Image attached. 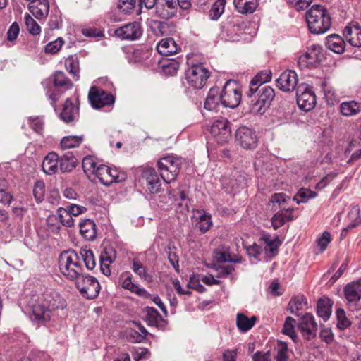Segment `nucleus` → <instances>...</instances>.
<instances>
[{
    "mask_svg": "<svg viewBox=\"0 0 361 361\" xmlns=\"http://www.w3.org/2000/svg\"><path fill=\"white\" fill-rule=\"evenodd\" d=\"M331 241V234L328 231H324L322 236L317 240V245L320 251L324 252L327 247L328 244Z\"/></svg>",
    "mask_w": 361,
    "mask_h": 361,
    "instance_id": "nucleus-64",
    "label": "nucleus"
},
{
    "mask_svg": "<svg viewBox=\"0 0 361 361\" xmlns=\"http://www.w3.org/2000/svg\"><path fill=\"white\" fill-rule=\"evenodd\" d=\"M116 258V252L112 247H106L101 252L99 260L112 264Z\"/></svg>",
    "mask_w": 361,
    "mask_h": 361,
    "instance_id": "nucleus-57",
    "label": "nucleus"
},
{
    "mask_svg": "<svg viewBox=\"0 0 361 361\" xmlns=\"http://www.w3.org/2000/svg\"><path fill=\"white\" fill-rule=\"evenodd\" d=\"M157 50L161 55L171 56L177 54L180 50V47L173 38L167 37L161 39L157 44Z\"/></svg>",
    "mask_w": 361,
    "mask_h": 361,
    "instance_id": "nucleus-20",
    "label": "nucleus"
},
{
    "mask_svg": "<svg viewBox=\"0 0 361 361\" xmlns=\"http://www.w3.org/2000/svg\"><path fill=\"white\" fill-rule=\"evenodd\" d=\"M221 96V104L224 107L234 109L237 107L241 101V92L237 84L228 80L224 85Z\"/></svg>",
    "mask_w": 361,
    "mask_h": 361,
    "instance_id": "nucleus-7",
    "label": "nucleus"
},
{
    "mask_svg": "<svg viewBox=\"0 0 361 361\" xmlns=\"http://www.w3.org/2000/svg\"><path fill=\"white\" fill-rule=\"evenodd\" d=\"M45 193V185L43 181L38 180L35 183L33 188V195L37 202L44 200Z\"/></svg>",
    "mask_w": 361,
    "mask_h": 361,
    "instance_id": "nucleus-59",
    "label": "nucleus"
},
{
    "mask_svg": "<svg viewBox=\"0 0 361 361\" xmlns=\"http://www.w3.org/2000/svg\"><path fill=\"white\" fill-rule=\"evenodd\" d=\"M147 321L149 325L154 326L156 327H162L165 324V320L154 307H147Z\"/></svg>",
    "mask_w": 361,
    "mask_h": 361,
    "instance_id": "nucleus-38",
    "label": "nucleus"
},
{
    "mask_svg": "<svg viewBox=\"0 0 361 361\" xmlns=\"http://www.w3.org/2000/svg\"><path fill=\"white\" fill-rule=\"evenodd\" d=\"M215 270L218 272L216 276L219 278H225L231 275L235 270L233 265L216 266Z\"/></svg>",
    "mask_w": 361,
    "mask_h": 361,
    "instance_id": "nucleus-62",
    "label": "nucleus"
},
{
    "mask_svg": "<svg viewBox=\"0 0 361 361\" xmlns=\"http://www.w3.org/2000/svg\"><path fill=\"white\" fill-rule=\"evenodd\" d=\"M78 159L72 152L65 153L59 157V169L62 173H70L78 165Z\"/></svg>",
    "mask_w": 361,
    "mask_h": 361,
    "instance_id": "nucleus-27",
    "label": "nucleus"
},
{
    "mask_svg": "<svg viewBox=\"0 0 361 361\" xmlns=\"http://www.w3.org/2000/svg\"><path fill=\"white\" fill-rule=\"evenodd\" d=\"M307 305V299L303 295H297L290 300L288 309L292 314L298 316V312L303 310Z\"/></svg>",
    "mask_w": 361,
    "mask_h": 361,
    "instance_id": "nucleus-37",
    "label": "nucleus"
},
{
    "mask_svg": "<svg viewBox=\"0 0 361 361\" xmlns=\"http://www.w3.org/2000/svg\"><path fill=\"white\" fill-rule=\"evenodd\" d=\"M309 30L312 34H322L331 25V18L327 9L321 5H313L305 14Z\"/></svg>",
    "mask_w": 361,
    "mask_h": 361,
    "instance_id": "nucleus-2",
    "label": "nucleus"
},
{
    "mask_svg": "<svg viewBox=\"0 0 361 361\" xmlns=\"http://www.w3.org/2000/svg\"><path fill=\"white\" fill-rule=\"evenodd\" d=\"M160 176L166 183L174 181L180 169V161L173 156L160 159L157 163Z\"/></svg>",
    "mask_w": 361,
    "mask_h": 361,
    "instance_id": "nucleus-5",
    "label": "nucleus"
},
{
    "mask_svg": "<svg viewBox=\"0 0 361 361\" xmlns=\"http://www.w3.org/2000/svg\"><path fill=\"white\" fill-rule=\"evenodd\" d=\"M332 304L327 298H320L317 302V314L322 317L324 321H327L331 314Z\"/></svg>",
    "mask_w": 361,
    "mask_h": 361,
    "instance_id": "nucleus-36",
    "label": "nucleus"
},
{
    "mask_svg": "<svg viewBox=\"0 0 361 361\" xmlns=\"http://www.w3.org/2000/svg\"><path fill=\"white\" fill-rule=\"evenodd\" d=\"M162 4L157 5L156 12L162 18H170L176 13V0H162Z\"/></svg>",
    "mask_w": 361,
    "mask_h": 361,
    "instance_id": "nucleus-23",
    "label": "nucleus"
},
{
    "mask_svg": "<svg viewBox=\"0 0 361 361\" xmlns=\"http://www.w3.org/2000/svg\"><path fill=\"white\" fill-rule=\"evenodd\" d=\"M210 76V72L202 64H193L185 71V79L188 84L192 88L200 90L205 85Z\"/></svg>",
    "mask_w": 361,
    "mask_h": 361,
    "instance_id": "nucleus-4",
    "label": "nucleus"
},
{
    "mask_svg": "<svg viewBox=\"0 0 361 361\" xmlns=\"http://www.w3.org/2000/svg\"><path fill=\"white\" fill-rule=\"evenodd\" d=\"M226 0H216L209 11V17L216 20L219 18L224 11Z\"/></svg>",
    "mask_w": 361,
    "mask_h": 361,
    "instance_id": "nucleus-47",
    "label": "nucleus"
},
{
    "mask_svg": "<svg viewBox=\"0 0 361 361\" xmlns=\"http://www.w3.org/2000/svg\"><path fill=\"white\" fill-rule=\"evenodd\" d=\"M276 349V361H288L287 343L281 341H278Z\"/></svg>",
    "mask_w": 361,
    "mask_h": 361,
    "instance_id": "nucleus-54",
    "label": "nucleus"
},
{
    "mask_svg": "<svg viewBox=\"0 0 361 361\" xmlns=\"http://www.w3.org/2000/svg\"><path fill=\"white\" fill-rule=\"evenodd\" d=\"M30 127L37 133L42 135L44 123L42 118L39 116H31L28 118Z\"/></svg>",
    "mask_w": 361,
    "mask_h": 361,
    "instance_id": "nucleus-55",
    "label": "nucleus"
},
{
    "mask_svg": "<svg viewBox=\"0 0 361 361\" xmlns=\"http://www.w3.org/2000/svg\"><path fill=\"white\" fill-rule=\"evenodd\" d=\"M361 104L354 100L342 102L340 105L341 114L344 116H352L360 111Z\"/></svg>",
    "mask_w": 361,
    "mask_h": 361,
    "instance_id": "nucleus-35",
    "label": "nucleus"
},
{
    "mask_svg": "<svg viewBox=\"0 0 361 361\" xmlns=\"http://www.w3.org/2000/svg\"><path fill=\"white\" fill-rule=\"evenodd\" d=\"M345 39L353 47H361V27L356 22H353L343 30Z\"/></svg>",
    "mask_w": 361,
    "mask_h": 361,
    "instance_id": "nucleus-17",
    "label": "nucleus"
},
{
    "mask_svg": "<svg viewBox=\"0 0 361 361\" xmlns=\"http://www.w3.org/2000/svg\"><path fill=\"white\" fill-rule=\"evenodd\" d=\"M20 32V27L18 23L13 22L7 31V39L10 42L15 41Z\"/></svg>",
    "mask_w": 361,
    "mask_h": 361,
    "instance_id": "nucleus-63",
    "label": "nucleus"
},
{
    "mask_svg": "<svg viewBox=\"0 0 361 361\" xmlns=\"http://www.w3.org/2000/svg\"><path fill=\"white\" fill-rule=\"evenodd\" d=\"M60 118L66 123H71L79 117V107L68 98L59 113Z\"/></svg>",
    "mask_w": 361,
    "mask_h": 361,
    "instance_id": "nucleus-18",
    "label": "nucleus"
},
{
    "mask_svg": "<svg viewBox=\"0 0 361 361\" xmlns=\"http://www.w3.org/2000/svg\"><path fill=\"white\" fill-rule=\"evenodd\" d=\"M66 70L73 75L75 80L80 78V63L78 57L75 55H71L65 60Z\"/></svg>",
    "mask_w": 361,
    "mask_h": 361,
    "instance_id": "nucleus-33",
    "label": "nucleus"
},
{
    "mask_svg": "<svg viewBox=\"0 0 361 361\" xmlns=\"http://www.w3.org/2000/svg\"><path fill=\"white\" fill-rule=\"evenodd\" d=\"M212 225L211 216L204 214L200 216V221L197 226L200 231L203 233H206Z\"/></svg>",
    "mask_w": 361,
    "mask_h": 361,
    "instance_id": "nucleus-60",
    "label": "nucleus"
},
{
    "mask_svg": "<svg viewBox=\"0 0 361 361\" xmlns=\"http://www.w3.org/2000/svg\"><path fill=\"white\" fill-rule=\"evenodd\" d=\"M53 81L55 87L63 88L65 90L73 87V82L63 71H56L53 75Z\"/></svg>",
    "mask_w": 361,
    "mask_h": 361,
    "instance_id": "nucleus-39",
    "label": "nucleus"
},
{
    "mask_svg": "<svg viewBox=\"0 0 361 361\" xmlns=\"http://www.w3.org/2000/svg\"><path fill=\"white\" fill-rule=\"evenodd\" d=\"M63 44V38L58 37L56 40L49 42L46 45L44 51L47 54H54L60 50Z\"/></svg>",
    "mask_w": 361,
    "mask_h": 361,
    "instance_id": "nucleus-58",
    "label": "nucleus"
},
{
    "mask_svg": "<svg viewBox=\"0 0 361 361\" xmlns=\"http://www.w3.org/2000/svg\"><path fill=\"white\" fill-rule=\"evenodd\" d=\"M257 321V317L252 316L247 317L243 313H238L236 316V326L241 332H246L251 329Z\"/></svg>",
    "mask_w": 361,
    "mask_h": 361,
    "instance_id": "nucleus-31",
    "label": "nucleus"
},
{
    "mask_svg": "<svg viewBox=\"0 0 361 361\" xmlns=\"http://www.w3.org/2000/svg\"><path fill=\"white\" fill-rule=\"evenodd\" d=\"M114 35L121 39L133 41L142 36V28L140 23L134 21L116 29Z\"/></svg>",
    "mask_w": 361,
    "mask_h": 361,
    "instance_id": "nucleus-13",
    "label": "nucleus"
},
{
    "mask_svg": "<svg viewBox=\"0 0 361 361\" xmlns=\"http://www.w3.org/2000/svg\"><path fill=\"white\" fill-rule=\"evenodd\" d=\"M317 196V193L316 192L307 188H302L298 191L296 195L293 197V201L299 204L300 203H305L309 200L313 199Z\"/></svg>",
    "mask_w": 361,
    "mask_h": 361,
    "instance_id": "nucleus-43",
    "label": "nucleus"
},
{
    "mask_svg": "<svg viewBox=\"0 0 361 361\" xmlns=\"http://www.w3.org/2000/svg\"><path fill=\"white\" fill-rule=\"evenodd\" d=\"M321 51L322 48L319 45H312L305 54L299 57L298 61V66L301 69L314 67L319 62V56Z\"/></svg>",
    "mask_w": 361,
    "mask_h": 361,
    "instance_id": "nucleus-14",
    "label": "nucleus"
},
{
    "mask_svg": "<svg viewBox=\"0 0 361 361\" xmlns=\"http://www.w3.org/2000/svg\"><path fill=\"white\" fill-rule=\"evenodd\" d=\"M271 71L270 70H264L258 73L250 81V88L263 87L262 85L270 81L271 79Z\"/></svg>",
    "mask_w": 361,
    "mask_h": 361,
    "instance_id": "nucleus-41",
    "label": "nucleus"
},
{
    "mask_svg": "<svg viewBox=\"0 0 361 361\" xmlns=\"http://www.w3.org/2000/svg\"><path fill=\"white\" fill-rule=\"evenodd\" d=\"M66 306V301L57 292L47 290L32 306L30 319L37 324H44L51 320L57 309H63Z\"/></svg>",
    "mask_w": 361,
    "mask_h": 361,
    "instance_id": "nucleus-1",
    "label": "nucleus"
},
{
    "mask_svg": "<svg viewBox=\"0 0 361 361\" xmlns=\"http://www.w3.org/2000/svg\"><path fill=\"white\" fill-rule=\"evenodd\" d=\"M82 169L86 174H97V169L100 167V165L97 164L95 159L92 156H86L82 159Z\"/></svg>",
    "mask_w": 361,
    "mask_h": 361,
    "instance_id": "nucleus-42",
    "label": "nucleus"
},
{
    "mask_svg": "<svg viewBox=\"0 0 361 361\" xmlns=\"http://www.w3.org/2000/svg\"><path fill=\"white\" fill-rule=\"evenodd\" d=\"M295 323L296 321L295 319H293L291 317H288L286 319V321L283 324V328L282 330V332L284 334L288 336L293 340H294L297 337L294 330Z\"/></svg>",
    "mask_w": 361,
    "mask_h": 361,
    "instance_id": "nucleus-50",
    "label": "nucleus"
},
{
    "mask_svg": "<svg viewBox=\"0 0 361 361\" xmlns=\"http://www.w3.org/2000/svg\"><path fill=\"white\" fill-rule=\"evenodd\" d=\"M75 282L80 294L87 299H94L99 293L100 284L95 277L83 274Z\"/></svg>",
    "mask_w": 361,
    "mask_h": 361,
    "instance_id": "nucleus-6",
    "label": "nucleus"
},
{
    "mask_svg": "<svg viewBox=\"0 0 361 361\" xmlns=\"http://www.w3.org/2000/svg\"><path fill=\"white\" fill-rule=\"evenodd\" d=\"M84 135H68L63 137L60 142L62 149H69L78 147L84 141Z\"/></svg>",
    "mask_w": 361,
    "mask_h": 361,
    "instance_id": "nucleus-34",
    "label": "nucleus"
},
{
    "mask_svg": "<svg viewBox=\"0 0 361 361\" xmlns=\"http://www.w3.org/2000/svg\"><path fill=\"white\" fill-rule=\"evenodd\" d=\"M345 298L350 302H357L361 299V279H358L345 286L344 288Z\"/></svg>",
    "mask_w": 361,
    "mask_h": 361,
    "instance_id": "nucleus-22",
    "label": "nucleus"
},
{
    "mask_svg": "<svg viewBox=\"0 0 361 361\" xmlns=\"http://www.w3.org/2000/svg\"><path fill=\"white\" fill-rule=\"evenodd\" d=\"M233 4L239 13L247 14L255 11L258 2L257 0H233Z\"/></svg>",
    "mask_w": 361,
    "mask_h": 361,
    "instance_id": "nucleus-30",
    "label": "nucleus"
},
{
    "mask_svg": "<svg viewBox=\"0 0 361 361\" xmlns=\"http://www.w3.org/2000/svg\"><path fill=\"white\" fill-rule=\"evenodd\" d=\"M345 40L341 36L334 34L326 38L325 45L329 50L336 54H342L345 51Z\"/></svg>",
    "mask_w": 361,
    "mask_h": 361,
    "instance_id": "nucleus-25",
    "label": "nucleus"
},
{
    "mask_svg": "<svg viewBox=\"0 0 361 361\" xmlns=\"http://www.w3.org/2000/svg\"><path fill=\"white\" fill-rule=\"evenodd\" d=\"M57 214L60 225H63L66 227H71L73 225L74 221L73 217L65 209L60 207L57 211Z\"/></svg>",
    "mask_w": 361,
    "mask_h": 361,
    "instance_id": "nucleus-49",
    "label": "nucleus"
},
{
    "mask_svg": "<svg viewBox=\"0 0 361 361\" xmlns=\"http://www.w3.org/2000/svg\"><path fill=\"white\" fill-rule=\"evenodd\" d=\"M122 287L138 295H142L146 291L132 282L131 276H128L122 282Z\"/></svg>",
    "mask_w": 361,
    "mask_h": 361,
    "instance_id": "nucleus-51",
    "label": "nucleus"
},
{
    "mask_svg": "<svg viewBox=\"0 0 361 361\" xmlns=\"http://www.w3.org/2000/svg\"><path fill=\"white\" fill-rule=\"evenodd\" d=\"M80 254L86 268L88 270H92L96 265L93 252L90 250H82Z\"/></svg>",
    "mask_w": 361,
    "mask_h": 361,
    "instance_id": "nucleus-53",
    "label": "nucleus"
},
{
    "mask_svg": "<svg viewBox=\"0 0 361 361\" xmlns=\"http://www.w3.org/2000/svg\"><path fill=\"white\" fill-rule=\"evenodd\" d=\"M348 216L351 219V222L344 228L349 232L353 228L361 224V217L360 216L359 207H353L349 212Z\"/></svg>",
    "mask_w": 361,
    "mask_h": 361,
    "instance_id": "nucleus-46",
    "label": "nucleus"
},
{
    "mask_svg": "<svg viewBox=\"0 0 361 361\" xmlns=\"http://www.w3.org/2000/svg\"><path fill=\"white\" fill-rule=\"evenodd\" d=\"M80 232L82 237L87 240H93L96 238V224L91 219H85L79 224Z\"/></svg>",
    "mask_w": 361,
    "mask_h": 361,
    "instance_id": "nucleus-29",
    "label": "nucleus"
},
{
    "mask_svg": "<svg viewBox=\"0 0 361 361\" xmlns=\"http://www.w3.org/2000/svg\"><path fill=\"white\" fill-rule=\"evenodd\" d=\"M148 190L152 194L161 190V180L154 169H148L145 171Z\"/></svg>",
    "mask_w": 361,
    "mask_h": 361,
    "instance_id": "nucleus-26",
    "label": "nucleus"
},
{
    "mask_svg": "<svg viewBox=\"0 0 361 361\" xmlns=\"http://www.w3.org/2000/svg\"><path fill=\"white\" fill-rule=\"evenodd\" d=\"M255 93H257V97L266 102L269 106L275 97L274 90L268 85H265L262 87H252V88H249L247 94L249 97H252Z\"/></svg>",
    "mask_w": 361,
    "mask_h": 361,
    "instance_id": "nucleus-19",
    "label": "nucleus"
},
{
    "mask_svg": "<svg viewBox=\"0 0 361 361\" xmlns=\"http://www.w3.org/2000/svg\"><path fill=\"white\" fill-rule=\"evenodd\" d=\"M99 180L100 183L106 186L111 185L113 183H118L126 179V174L118 171L116 168H110L105 165H100L97 169V174L96 176Z\"/></svg>",
    "mask_w": 361,
    "mask_h": 361,
    "instance_id": "nucleus-10",
    "label": "nucleus"
},
{
    "mask_svg": "<svg viewBox=\"0 0 361 361\" xmlns=\"http://www.w3.org/2000/svg\"><path fill=\"white\" fill-rule=\"evenodd\" d=\"M298 83V75L295 71L286 70L276 80L277 86L284 92L293 91Z\"/></svg>",
    "mask_w": 361,
    "mask_h": 361,
    "instance_id": "nucleus-15",
    "label": "nucleus"
},
{
    "mask_svg": "<svg viewBox=\"0 0 361 361\" xmlns=\"http://www.w3.org/2000/svg\"><path fill=\"white\" fill-rule=\"evenodd\" d=\"M336 314L338 319V328L340 329H345L350 326L351 322L345 317V314L343 309L338 310Z\"/></svg>",
    "mask_w": 361,
    "mask_h": 361,
    "instance_id": "nucleus-61",
    "label": "nucleus"
},
{
    "mask_svg": "<svg viewBox=\"0 0 361 361\" xmlns=\"http://www.w3.org/2000/svg\"><path fill=\"white\" fill-rule=\"evenodd\" d=\"M180 68V62L176 59L166 61L163 64V71L166 74L173 75Z\"/></svg>",
    "mask_w": 361,
    "mask_h": 361,
    "instance_id": "nucleus-56",
    "label": "nucleus"
},
{
    "mask_svg": "<svg viewBox=\"0 0 361 361\" xmlns=\"http://www.w3.org/2000/svg\"><path fill=\"white\" fill-rule=\"evenodd\" d=\"M235 140L238 145L246 149H253L257 145L255 132L246 126H240L235 132Z\"/></svg>",
    "mask_w": 361,
    "mask_h": 361,
    "instance_id": "nucleus-12",
    "label": "nucleus"
},
{
    "mask_svg": "<svg viewBox=\"0 0 361 361\" xmlns=\"http://www.w3.org/2000/svg\"><path fill=\"white\" fill-rule=\"evenodd\" d=\"M59 155L54 152H49L44 158L42 164V170L47 175H54L59 170Z\"/></svg>",
    "mask_w": 361,
    "mask_h": 361,
    "instance_id": "nucleus-21",
    "label": "nucleus"
},
{
    "mask_svg": "<svg viewBox=\"0 0 361 361\" xmlns=\"http://www.w3.org/2000/svg\"><path fill=\"white\" fill-rule=\"evenodd\" d=\"M29 9L32 14L38 20L44 19L49 13V6L37 5V4H30Z\"/></svg>",
    "mask_w": 361,
    "mask_h": 361,
    "instance_id": "nucleus-45",
    "label": "nucleus"
},
{
    "mask_svg": "<svg viewBox=\"0 0 361 361\" xmlns=\"http://www.w3.org/2000/svg\"><path fill=\"white\" fill-rule=\"evenodd\" d=\"M269 106L257 96H253L250 101V110L253 114L262 115L269 109Z\"/></svg>",
    "mask_w": 361,
    "mask_h": 361,
    "instance_id": "nucleus-40",
    "label": "nucleus"
},
{
    "mask_svg": "<svg viewBox=\"0 0 361 361\" xmlns=\"http://www.w3.org/2000/svg\"><path fill=\"white\" fill-rule=\"evenodd\" d=\"M211 133L221 145L227 142L231 137L229 121L224 118L216 120L211 126Z\"/></svg>",
    "mask_w": 361,
    "mask_h": 361,
    "instance_id": "nucleus-11",
    "label": "nucleus"
},
{
    "mask_svg": "<svg viewBox=\"0 0 361 361\" xmlns=\"http://www.w3.org/2000/svg\"><path fill=\"white\" fill-rule=\"evenodd\" d=\"M24 18L29 33L32 35H39L41 32L39 25L29 14H25Z\"/></svg>",
    "mask_w": 361,
    "mask_h": 361,
    "instance_id": "nucleus-52",
    "label": "nucleus"
},
{
    "mask_svg": "<svg viewBox=\"0 0 361 361\" xmlns=\"http://www.w3.org/2000/svg\"><path fill=\"white\" fill-rule=\"evenodd\" d=\"M322 89L324 98L329 105H334L338 101V94L332 86L328 85L326 82H324L322 83Z\"/></svg>",
    "mask_w": 361,
    "mask_h": 361,
    "instance_id": "nucleus-44",
    "label": "nucleus"
},
{
    "mask_svg": "<svg viewBox=\"0 0 361 361\" xmlns=\"http://www.w3.org/2000/svg\"><path fill=\"white\" fill-rule=\"evenodd\" d=\"M297 103L305 111L312 110L316 105V95L312 87L307 84H301L297 90Z\"/></svg>",
    "mask_w": 361,
    "mask_h": 361,
    "instance_id": "nucleus-8",
    "label": "nucleus"
},
{
    "mask_svg": "<svg viewBox=\"0 0 361 361\" xmlns=\"http://www.w3.org/2000/svg\"><path fill=\"white\" fill-rule=\"evenodd\" d=\"M298 328L305 339L310 340L315 337L317 331V324L314 321L313 315L311 314L304 315L301 318Z\"/></svg>",
    "mask_w": 361,
    "mask_h": 361,
    "instance_id": "nucleus-16",
    "label": "nucleus"
},
{
    "mask_svg": "<svg viewBox=\"0 0 361 361\" xmlns=\"http://www.w3.org/2000/svg\"><path fill=\"white\" fill-rule=\"evenodd\" d=\"M59 267L61 274L70 281H76L83 274L80 257L73 250L61 253L59 257Z\"/></svg>",
    "mask_w": 361,
    "mask_h": 361,
    "instance_id": "nucleus-3",
    "label": "nucleus"
},
{
    "mask_svg": "<svg viewBox=\"0 0 361 361\" xmlns=\"http://www.w3.org/2000/svg\"><path fill=\"white\" fill-rule=\"evenodd\" d=\"M88 98L92 106L100 109L105 106L114 104L115 97L111 93L107 92L102 88L92 87L88 93Z\"/></svg>",
    "mask_w": 361,
    "mask_h": 361,
    "instance_id": "nucleus-9",
    "label": "nucleus"
},
{
    "mask_svg": "<svg viewBox=\"0 0 361 361\" xmlns=\"http://www.w3.org/2000/svg\"><path fill=\"white\" fill-rule=\"evenodd\" d=\"M293 219V209H282L276 212L271 219V224L275 230L284 225L287 221Z\"/></svg>",
    "mask_w": 361,
    "mask_h": 361,
    "instance_id": "nucleus-24",
    "label": "nucleus"
},
{
    "mask_svg": "<svg viewBox=\"0 0 361 361\" xmlns=\"http://www.w3.org/2000/svg\"><path fill=\"white\" fill-rule=\"evenodd\" d=\"M262 240H264L265 243L264 249L267 255L269 257H275L278 253V248L281 245V242L278 237H276L274 239H271L270 235H264L262 238Z\"/></svg>",
    "mask_w": 361,
    "mask_h": 361,
    "instance_id": "nucleus-32",
    "label": "nucleus"
},
{
    "mask_svg": "<svg viewBox=\"0 0 361 361\" xmlns=\"http://www.w3.org/2000/svg\"><path fill=\"white\" fill-rule=\"evenodd\" d=\"M131 269L140 278L146 281L150 280L151 276L147 274L145 267L142 265L139 259H134L133 260Z\"/></svg>",
    "mask_w": 361,
    "mask_h": 361,
    "instance_id": "nucleus-48",
    "label": "nucleus"
},
{
    "mask_svg": "<svg viewBox=\"0 0 361 361\" xmlns=\"http://www.w3.org/2000/svg\"><path fill=\"white\" fill-rule=\"evenodd\" d=\"M221 103L220 91L218 87H212L209 90L204 102V109L208 111H217Z\"/></svg>",
    "mask_w": 361,
    "mask_h": 361,
    "instance_id": "nucleus-28",
    "label": "nucleus"
}]
</instances>
